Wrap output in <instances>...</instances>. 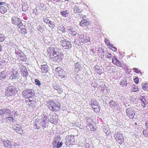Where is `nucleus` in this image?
<instances>
[{
  "instance_id": "obj_1",
  "label": "nucleus",
  "mask_w": 148,
  "mask_h": 148,
  "mask_svg": "<svg viewBox=\"0 0 148 148\" xmlns=\"http://www.w3.org/2000/svg\"><path fill=\"white\" fill-rule=\"evenodd\" d=\"M60 44L64 49H69L72 47L71 42L66 40L63 37H59L58 38Z\"/></svg>"
},
{
  "instance_id": "obj_2",
  "label": "nucleus",
  "mask_w": 148,
  "mask_h": 148,
  "mask_svg": "<svg viewBox=\"0 0 148 148\" xmlns=\"http://www.w3.org/2000/svg\"><path fill=\"white\" fill-rule=\"evenodd\" d=\"M47 105L49 109L53 111H59L61 107L59 103L57 102L55 103L52 101L48 102Z\"/></svg>"
},
{
  "instance_id": "obj_3",
  "label": "nucleus",
  "mask_w": 148,
  "mask_h": 148,
  "mask_svg": "<svg viewBox=\"0 0 148 148\" xmlns=\"http://www.w3.org/2000/svg\"><path fill=\"white\" fill-rule=\"evenodd\" d=\"M34 90L32 89H26L23 91L22 95L24 98L28 99L32 98L34 95Z\"/></svg>"
},
{
  "instance_id": "obj_4",
  "label": "nucleus",
  "mask_w": 148,
  "mask_h": 148,
  "mask_svg": "<svg viewBox=\"0 0 148 148\" xmlns=\"http://www.w3.org/2000/svg\"><path fill=\"white\" fill-rule=\"evenodd\" d=\"M17 90L14 86H11L8 87L5 92V94L8 97L12 96L17 92Z\"/></svg>"
},
{
  "instance_id": "obj_5",
  "label": "nucleus",
  "mask_w": 148,
  "mask_h": 148,
  "mask_svg": "<svg viewBox=\"0 0 148 148\" xmlns=\"http://www.w3.org/2000/svg\"><path fill=\"white\" fill-rule=\"evenodd\" d=\"M62 56L60 53L57 52L52 55L50 58L52 60L55 62H59L62 59Z\"/></svg>"
},
{
  "instance_id": "obj_6",
  "label": "nucleus",
  "mask_w": 148,
  "mask_h": 148,
  "mask_svg": "<svg viewBox=\"0 0 148 148\" xmlns=\"http://www.w3.org/2000/svg\"><path fill=\"white\" fill-rule=\"evenodd\" d=\"M12 21L13 24L17 25L19 28L23 27V25L22 23V21L17 17H13L12 18Z\"/></svg>"
},
{
  "instance_id": "obj_7",
  "label": "nucleus",
  "mask_w": 148,
  "mask_h": 148,
  "mask_svg": "<svg viewBox=\"0 0 148 148\" xmlns=\"http://www.w3.org/2000/svg\"><path fill=\"white\" fill-rule=\"evenodd\" d=\"M58 49L55 45L50 46L47 50V51L49 54V56L51 57L52 55L58 52Z\"/></svg>"
},
{
  "instance_id": "obj_8",
  "label": "nucleus",
  "mask_w": 148,
  "mask_h": 148,
  "mask_svg": "<svg viewBox=\"0 0 148 148\" xmlns=\"http://www.w3.org/2000/svg\"><path fill=\"white\" fill-rule=\"evenodd\" d=\"M74 136H66L65 140L66 144L67 146H68L71 144H72L75 142Z\"/></svg>"
},
{
  "instance_id": "obj_9",
  "label": "nucleus",
  "mask_w": 148,
  "mask_h": 148,
  "mask_svg": "<svg viewBox=\"0 0 148 148\" xmlns=\"http://www.w3.org/2000/svg\"><path fill=\"white\" fill-rule=\"evenodd\" d=\"M114 137L116 141L119 144H121L123 142L124 137L120 133H118L114 135Z\"/></svg>"
},
{
  "instance_id": "obj_10",
  "label": "nucleus",
  "mask_w": 148,
  "mask_h": 148,
  "mask_svg": "<svg viewBox=\"0 0 148 148\" xmlns=\"http://www.w3.org/2000/svg\"><path fill=\"white\" fill-rule=\"evenodd\" d=\"M10 78L11 79H16L19 78L18 74L17 71L15 69H13L12 71L10 73Z\"/></svg>"
},
{
  "instance_id": "obj_11",
  "label": "nucleus",
  "mask_w": 148,
  "mask_h": 148,
  "mask_svg": "<svg viewBox=\"0 0 148 148\" xmlns=\"http://www.w3.org/2000/svg\"><path fill=\"white\" fill-rule=\"evenodd\" d=\"M67 29L71 35L75 36L77 34L76 28L71 26H68L67 27Z\"/></svg>"
},
{
  "instance_id": "obj_12",
  "label": "nucleus",
  "mask_w": 148,
  "mask_h": 148,
  "mask_svg": "<svg viewBox=\"0 0 148 148\" xmlns=\"http://www.w3.org/2000/svg\"><path fill=\"white\" fill-rule=\"evenodd\" d=\"M126 112L127 115L130 118H133L135 115L134 110L132 108H129L127 109Z\"/></svg>"
},
{
  "instance_id": "obj_13",
  "label": "nucleus",
  "mask_w": 148,
  "mask_h": 148,
  "mask_svg": "<svg viewBox=\"0 0 148 148\" xmlns=\"http://www.w3.org/2000/svg\"><path fill=\"white\" fill-rule=\"evenodd\" d=\"M90 24V22L88 20H82L80 23V25L81 26H86L87 28L89 27Z\"/></svg>"
},
{
  "instance_id": "obj_14",
  "label": "nucleus",
  "mask_w": 148,
  "mask_h": 148,
  "mask_svg": "<svg viewBox=\"0 0 148 148\" xmlns=\"http://www.w3.org/2000/svg\"><path fill=\"white\" fill-rule=\"evenodd\" d=\"M139 100L141 101V103L143 108L145 107L146 105L148 104V101H147L144 97L141 96L140 97Z\"/></svg>"
},
{
  "instance_id": "obj_15",
  "label": "nucleus",
  "mask_w": 148,
  "mask_h": 148,
  "mask_svg": "<svg viewBox=\"0 0 148 148\" xmlns=\"http://www.w3.org/2000/svg\"><path fill=\"white\" fill-rule=\"evenodd\" d=\"M4 146L7 148H15V147L12 145L10 142L8 140H5L4 141Z\"/></svg>"
},
{
  "instance_id": "obj_16",
  "label": "nucleus",
  "mask_w": 148,
  "mask_h": 148,
  "mask_svg": "<svg viewBox=\"0 0 148 148\" xmlns=\"http://www.w3.org/2000/svg\"><path fill=\"white\" fill-rule=\"evenodd\" d=\"M26 103H27L29 107H33L35 106L36 102L35 101H32L29 99L26 100Z\"/></svg>"
},
{
  "instance_id": "obj_17",
  "label": "nucleus",
  "mask_w": 148,
  "mask_h": 148,
  "mask_svg": "<svg viewBox=\"0 0 148 148\" xmlns=\"http://www.w3.org/2000/svg\"><path fill=\"white\" fill-rule=\"evenodd\" d=\"M41 72L44 73H47L48 70V67L47 64H43L41 66Z\"/></svg>"
},
{
  "instance_id": "obj_18",
  "label": "nucleus",
  "mask_w": 148,
  "mask_h": 148,
  "mask_svg": "<svg viewBox=\"0 0 148 148\" xmlns=\"http://www.w3.org/2000/svg\"><path fill=\"white\" fill-rule=\"evenodd\" d=\"M17 56L18 59L22 61L26 60V57L23 53H19L17 54Z\"/></svg>"
},
{
  "instance_id": "obj_19",
  "label": "nucleus",
  "mask_w": 148,
  "mask_h": 148,
  "mask_svg": "<svg viewBox=\"0 0 148 148\" xmlns=\"http://www.w3.org/2000/svg\"><path fill=\"white\" fill-rule=\"evenodd\" d=\"M90 106L92 108L100 106L99 105L97 101L92 100H91V101Z\"/></svg>"
},
{
  "instance_id": "obj_20",
  "label": "nucleus",
  "mask_w": 148,
  "mask_h": 148,
  "mask_svg": "<svg viewBox=\"0 0 148 148\" xmlns=\"http://www.w3.org/2000/svg\"><path fill=\"white\" fill-rule=\"evenodd\" d=\"M131 91L132 92H136L139 90V88L137 86L135 85H133L131 87Z\"/></svg>"
},
{
  "instance_id": "obj_21",
  "label": "nucleus",
  "mask_w": 148,
  "mask_h": 148,
  "mask_svg": "<svg viewBox=\"0 0 148 148\" xmlns=\"http://www.w3.org/2000/svg\"><path fill=\"white\" fill-rule=\"evenodd\" d=\"M13 128L15 130L16 132L18 133V134H21L23 132V130L21 127H14Z\"/></svg>"
},
{
  "instance_id": "obj_22",
  "label": "nucleus",
  "mask_w": 148,
  "mask_h": 148,
  "mask_svg": "<svg viewBox=\"0 0 148 148\" xmlns=\"http://www.w3.org/2000/svg\"><path fill=\"white\" fill-rule=\"evenodd\" d=\"M59 76L63 79H64L66 76V73L64 71L62 70H60L59 72Z\"/></svg>"
},
{
  "instance_id": "obj_23",
  "label": "nucleus",
  "mask_w": 148,
  "mask_h": 148,
  "mask_svg": "<svg viewBox=\"0 0 148 148\" xmlns=\"http://www.w3.org/2000/svg\"><path fill=\"white\" fill-rule=\"evenodd\" d=\"M120 84L123 86H125L127 84L126 79L125 78H123L120 81Z\"/></svg>"
},
{
  "instance_id": "obj_24",
  "label": "nucleus",
  "mask_w": 148,
  "mask_h": 148,
  "mask_svg": "<svg viewBox=\"0 0 148 148\" xmlns=\"http://www.w3.org/2000/svg\"><path fill=\"white\" fill-rule=\"evenodd\" d=\"M73 10L75 13H79L81 11L80 8L77 6L75 5L74 8Z\"/></svg>"
},
{
  "instance_id": "obj_25",
  "label": "nucleus",
  "mask_w": 148,
  "mask_h": 148,
  "mask_svg": "<svg viewBox=\"0 0 148 148\" xmlns=\"http://www.w3.org/2000/svg\"><path fill=\"white\" fill-rule=\"evenodd\" d=\"M95 71L97 73H100L102 72L101 70L100 69V67L97 65L95 66L94 67Z\"/></svg>"
},
{
  "instance_id": "obj_26",
  "label": "nucleus",
  "mask_w": 148,
  "mask_h": 148,
  "mask_svg": "<svg viewBox=\"0 0 148 148\" xmlns=\"http://www.w3.org/2000/svg\"><path fill=\"white\" fill-rule=\"evenodd\" d=\"M4 114H7L8 116H10V114H11V110L8 108H4Z\"/></svg>"
},
{
  "instance_id": "obj_27",
  "label": "nucleus",
  "mask_w": 148,
  "mask_h": 148,
  "mask_svg": "<svg viewBox=\"0 0 148 148\" xmlns=\"http://www.w3.org/2000/svg\"><path fill=\"white\" fill-rule=\"evenodd\" d=\"M6 118L8 122H14L15 121V119L12 116H9L8 117H7Z\"/></svg>"
},
{
  "instance_id": "obj_28",
  "label": "nucleus",
  "mask_w": 148,
  "mask_h": 148,
  "mask_svg": "<svg viewBox=\"0 0 148 148\" xmlns=\"http://www.w3.org/2000/svg\"><path fill=\"white\" fill-rule=\"evenodd\" d=\"M7 11L6 8L4 6H1L0 7V12L1 13L4 14Z\"/></svg>"
},
{
  "instance_id": "obj_29",
  "label": "nucleus",
  "mask_w": 148,
  "mask_h": 148,
  "mask_svg": "<svg viewBox=\"0 0 148 148\" xmlns=\"http://www.w3.org/2000/svg\"><path fill=\"white\" fill-rule=\"evenodd\" d=\"M58 29L59 30L62 31L63 33L65 32L66 31V28L62 25H60L58 27Z\"/></svg>"
},
{
  "instance_id": "obj_30",
  "label": "nucleus",
  "mask_w": 148,
  "mask_h": 148,
  "mask_svg": "<svg viewBox=\"0 0 148 148\" xmlns=\"http://www.w3.org/2000/svg\"><path fill=\"white\" fill-rule=\"evenodd\" d=\"M142 85L143 86V88L144 90L148 91V83H145L144 84L143 83L142 84Z\"/></svg>"
},
{
  "instance_id": "obj_31",
  "label": "nucleus",
  "mask_w": 148,
  "mask_h": 148,
  "mask_svg": "<svg viewBox=\"0 0 148 148\" xmlns=\"http://www.w3.org/2000/svg\"><path fill=\"white\" fill-rule=\"evenodd\" d=\"M62 16L65 17H66L68 16L69 14L67 10L62 11L60 12Z\"/></svg>"
},
{
  "instance_id": "obj_32",
  "label": "nucleus",
  "mask_w": 148,
  "mask_h": 148,
  "mask_svg": "<svg viewBox=\"0 0 148 148\" xmlns=\"http://www.w3.org/2000/svg\"><path fill=\"white\" fill-rule=\"evenodd\" d=\"M75 67L76 68V72L78 71L79 70H80V69L81 68V66L79 64V63H75Z\"/></svg>"
},
{
  "instance_id": "obj_33",
  "label": "nucleus",
  "mask_w": 148,
  "mask_h": 148,
  "mask_svg": "<svg viewBox=\"0 0 148 148\" xmlns=\"http://www.w3.org/2000/svg\"><path fill=\"white\" fill-rule=\"evenodd\" d=\"M18 115V114L15 111H13L10 114V116H12L14 118H16Z\"/></svg>"
},
{
  "instance_id": "obj_34",
  "label": "nucleus",
  "mask_w": 148,
  "mask_h": 148,
  "mask_svg": "<svg viewBox=\"0 0 148 148\" xmlns=\"http://www.w3.org/2000/svg\"><path fill=\"white\" fill-rule=\"evenodd\" d=\"M6 74L4 73L1 72L0 73V79L3 80L6 79Z\"/></svg>"
},
{
  "instance_id": "obj_35",
  "label": "nucleus",
  "mask_w": 148,
  "mask_h": 148,
  "mask_svg": "<svg viewBox=\"0 0 148 148\" xmlns=\"http://www.w3.org/2000/svg\"><path fill=\"white\" fill-rule=\"evenodd\" d=\"M21 74L23 76H25L26 77L28 75V73L27 71V70L22 71Z\"/></svg>"
},
{
  "instance_id": "obj_36",
  "label": "nucleus",
  "mask_w": 148,
  "mask_h": 148,
  "mask_svg": "<svg viewBox=\"0 0 148 148\" xmlns=\"http://www.w3.org/2000/svg\"><path fill=\"white\" fill-rule=\"evenodd\" d=\"M110 106L111 107L117 105V103L114 101H112L110 102Z\"/></svg>"
},
{
  "instance_id": "obj_37",
  "label": "nucleus",
  "mask_w": 148,
  "mask_h": 148,
  "mask_svg": "<svg viewBox=\"0 0 148 148\" xmlns=\"http://www.w3.org/2000/svg\"><path fill=\"white\" fill-rule=\"evenodd\" d=\"M48 24H49V26L52 28H54L55 27V23L54 22L50 21V22Z\"/></svg>"
},
{
  "instance_id": "obj_38",
  "label": "nucleus",
  "mask_w": 148,
  "mask_h": 148,
  "mask_svg": "<svg viewBox=\"0 0 148 148\" xmlns=\"http://www.w3.org/2000/svg\"><path fill=\"white\" fill-rule=\"evenodd\" d=\"M39 13V12L37 10V9L35 8L32 10V14L34 15H38Z\"/></svg>"
},
{
  "instance_id": "obj_39",
  "label": "nucleus",
  "mask_w": 148,
  "mask_h": 148,
  "mask_svg": "<svg viewBox=\"0 0 148 148\" xmlns=\"http://www.w3.org/2000/svg\"><path fill=\"white\" fill-rule=\"evenodd\" d=\"M81 41L83 43H85V40L84 39V35H81L79 36Z\"/></svg>"
},
{
  "instance_id": "obj_40",
  "label": "nucleus",
  "mask_w": 148,
  "mask_h": 148,
  "mask_svg": "<svg viewBox=\"0 0 148 148\" xmlns=\"http://www.w3.org/2000/svg\"><path fill=\"white\" fill-rule=\"evenodd\" d=\"M143 133L145 136L148 137V129L144 130Z\"/></svg>"
},
{
  "instance_id": "obj_41",
  "label": "nucleus",
  "mask_w": 148,
  "mask_h": 148,
  "mask_svg": "<svg viewBox=\"0 0 148 148\" xmlns=\"http://www.w3.org/2000/svg\"><path fill=\"white\" fill-rule=\"evenodd\" d=\"M60 138L59 136H57L54 138V142L55 144L58 143V142L60 139Z\"/></svg>"
},
{
  "instance_id": "obj_42",
  "label": "nucleus",
  "mask_w": 148,
  "mask_h": 148,
  "mask_svg": "<svg viewBox=\"0 0 148 148\" xmlns=\"http://www.w3.org/2000/svg\"><path fill=\"white\" fill-rule=\"evenodd\" d=\"M19 66H20V67L21 69V71H25V70H27L25 66H23L22 64H20V65Z\"/></svg>"
},
{
  "instance_id": "obj_43",
  "label": "nucleus",
  "mask_w": 148,
  "mask_h": 148,
  "mask_svg": "<svg viewBox=\"0 0 148 148\" xmlns=\"http://www.w3.org/2000/svg\"><path fill=\"white\" fill-rule=\"evenodd\" d=\"M116 61V62H115V64L119 66H121V65L122 64V63L119 61L118 60V59Z\"/></svg>"
},
{
  "instance_id": "obj_44",
  "label": "nucleus",
  "mask_w": 148,
  "mask_h": 148,
  "mask_svg": "<svg viewBox=\"0 0 148 148\" xmlns=\"http://www.w3.org/2000/svg\"><path fill=\"white\" fill-rule=\"evenodd\" d=\"M63 143L62 141L60 142L59 141H58L57 145V148H59L61 147Z\"/></svg>"
},
{
  "instance_id": "obj_45",
  "label": "nucleus",
  "mask_w": 148,
  "mask_h": 148,
  "mask_svg": "<svg viewBox=\"0 0 148 148\" xmlns=\"http://www.w3.org/2000/svg\"><path fill=\"white\" fill-rule=\"evenodd\" d=\"M43 21L47 24H48L50 22V20L47 18H44L43 19Z\"/></svg>"
},
{
  "instance_id": "obj_46",
  "label": "nucleus",
  "mask_w": 148,
  "mask_h": 148,
  "mask_svg": "<svg viewBox=\"0 0 148 148\" xmlns=\"http://www.w3.org/2000/svg\"><path fill=\"white\" fill-rule=\"evenodd\" d=\"M27 5L25 4L24 5H23L22 9L23 11L24 12L26 11L27 10Z\"/></svg>"
},
{
  "instance_id": "obj_47",
  "label": "nucleus",
  "mask_w": 148,
  "mask_h": 148,
  "mask_svg": "<svg viewBox=\"0 0 148 148\" xmlns=\"http://www.w3.org/2000/svg\"><path fill=\"white\" fill-rule=\"evenodd\" d=\"M93 108L94 109V111L96 112H99L100 111V106H98L97 107L94 108Z\"/></svg>"
},
{
  "instance_id": "obj_48",
  "label": "nucleus",
  "mask_w": 148,
  "mask_h": 148,
  "mask_svg": "<svg viewBox=\"0 0 148 148\" xmlns=\"http://www.w3.org/2000/svg\"><path fill=\"white\" fill-rule=\"evenodd\" d=\"M5 40V36L2 34H0V42L4 41Z\"/></svg>"
},
{
  "instance_id": "obj_49",
  "label": "nucleus",
  "mask_w": 148,
  "mask_h": 148,
  "mask_svg": "<svg viewBox=\"0 0 148 148\" xmlns=\"http://www.w3.org/2000/svg\"><path fill=\"white\" fill-rule=\"evenodd\" d=\"M35 82L36 84L38 86H40L41 84L40 82L37 79H36L35 80Z\"/></svg>"
},
{
  "instance_id": "obj_50",
  "label": "nucleus",
  "mask_w": 148,
  "mask_h": 148,
  "mask_svg": "<svg viewBox=\"0 0 148 148\" xmlns=\"http://www.w3.org/2000/svg\"><path fill=\"white\" fill-rule=\"evenodd\" d=\"M85 42H87L90 40V38L88 36H84Z\"/></svg>"
},
{
  "instance_id": "obj_51",
  "label": "nucleus",
  "mask_w": 148,
  "mask_h": 148,
  "mask_svg": "<svg viewBox=\"0 0 148 148\" xmlns=\"http://www.w3.org/2000/svg\"><path fill=\"white\" fill-rule=\"evenodd\" d=\"M111 55L112 54L111 53H109L108 52L106 53V55L108 58H112Z\"/></svg>"
},
{
  "instance_id": "obj_52",
  "label": "nucleus",
  "mask_w": 148,
  "mask_h": 148,
  "mask_svg": "<svg viewBox=\"0 0 148 148\" xmlns=\"http://www.w3.org/2000/svg\"><path fill=\"white\" fill-rule=\"evenodd\" d=\"M52 86L53 88L56 90L58 89H59V86H58L55 84H53L52 85Z\"/></svg>"
},
{
  "instance_id": "obj_53",
  "label": "nucleus",
  "mask_w": 148,
  "mask_h": 148,
  "mask_svg": "<svg viewBox=\"0 0 148 148\" xmlns=\"http://www.w3.org/2000/svg\"><path fill=\"white\" fill-rule=\"evenodd\" d=\"M134 81L136 84H137L138 83V77L134 79Z\"/></svg>"
},
{
  "instance_id": "obj_54",
  "label": "nucleus",
  "mask_w": 148,
  "mask_h": 148,
  "mask_svg": "<svg viewBox=\"0 0 148 148\" xmlns=\"http://www.w3.org/2000/svg\"><path fill=\"white\" fill-rule=\"evenodd\" d=\"M133 69L134 72L137 73H139L140 72V71H138L137 69V68H134Z\"/></svg>"
},
{
  "instance_id": "obj_55",
  "label": "nucleus",
  "mask_w": 148,
  "mask_h": 148,
  "mask_svg": "<svg viewBox=\"0 0 148 148\" xmlns=\"http://www.w3.org/2000/svg\"><path fill=\"white\" fill-rule=\"evenodd\" d=\"M90 127L91 130L92 131H94L95 129H94V127L92 126L91 124L90 125Z\"/></svg>"
},
{
  "instance_id": "obj_56",
  "label": "nucleus",
  "mask_w": 148,
  "mask_h": 148,
  "mask_svg": "<svg viewBox=\"0 0 148 148\" xmlns=\"http://www.w3.org/2000/svg\"><path fill=\"white\" fill-rule=\"evenodd\" d=\"M4 109H0V115H1L3 114H4Z\"/></svg>"
},
{
  "instance_id": "obj_57",
  "label": "nucleus",
  "mask_w": 148,
  "mask_h": 148,
  "mask_svg": "<svg viewBox=\"0 0 148 148\" xmlns=\"http://www.w3.org/2000/svg\"><path fill=\"white\" fill-rule=\"evenodd\" d=\"M118 60V59L116 58L115 56H114L112 58V61H116Z\"/></svg>"
},
{
  "instance_id": "obj_58",
  "label": "nucleus",
  "mask_w": 148,
  "mask_h": 148,
  "mask_svg": "<svg viewBox=\"0 0 148 148\" xmlns=\"http://www.w3.org/2000/svg\"><path fill=\"white\" fill-rule=\"evenodd\" d=\"M57 90L59 93H60L62 92V91L61 90V89L60 88V87L59 88V89H57Z\"/></svg>"
},
{
  "instance_id": "obj_59",
  "label": "nucleus",
  "mask_w": 148,
  "mask_h": 148,
  "mask_svg": "<svg viewBox=\"0 0 148 148\" xmlns=\"http://www.w3.org/2000/svg\"><path fill=\"white\" fill-rule=\"evenodd\" d=\"M22 33L23 34H25L27 33V31L25 29H23V32H22Z\"/></svg>"
},
{
  "instance_id": "obj_60",
  "label": "nucleus",
  "mask_w": 148,
  "mask_h": 148,
  "mask_svg": "<svg viewBox=\"0 0 148 148\" xmlns=\"http://www.w3.org/2000/svg\"><path fill=\"white\" fill-rule=\"evenodd\" d=\"M47 119V118H43L41 120V121H42V122H44L45 121H46V119Z\"/></svg>"
},
{
  "instance_id": "obj_61",
  "label": "nucleus",
  "mask_w": 148,
  "mask_h": 148,
  "mask_svg": "<svg viewBox=\"0 0 148 148\" xmlns=\"http://www.w3.org/2000/svg\"><path fill=\"white\" fill-rule=\"evenodd\" d=\"M103 92V93L104 94H106L108 93V91L106 89V90H104V91Z\"/></svg>"
},
{
  "instance_id": "obj_62",
  "label": "nucleus",
  "mask_w": 148,
  "mask_h": 148,
  "mask_svg": "<svg viewBox=\"0 0 148 148\" xmlns=\"http://www.w3.org/2000/svg\"><path fill=\"white\" fill-rule=\"evenodd\" d=\"M106 90V88H102L101 89V90L102 92L104 91V90Z\"/></svg>"
},
{
  "instance_id": "obj_63",
  "label": "nucleus",
  "mask_w": 148,
  "mask_h": 148,
  "mask_svg": "<svg viewBox=\"0 0 148 148\" xmlns=\"http://www.w3.org/2000/svg\"><path fill=\"white\" fill-rule=\"evenodd\" d=\"M145 126L147 128H148V121L146 122L145 124Z\"/></svg>"
},
{
  "instance_id": "obj_64",
  "label": "nucleus",
  "mask_w": 148,
  "mask_h": 148,
  "mask_svg": "<svg viewBox=\"0 0 148 148\" xmlns=\"http://www.w3.org/2000/svg\"><path fill=\"white\" fill-rule=\"evenodd\" d=\"M112 48L114 49H112L113 51H116L117 50L116 48V47H112Z\"/></svg>"
}]
</instances>
